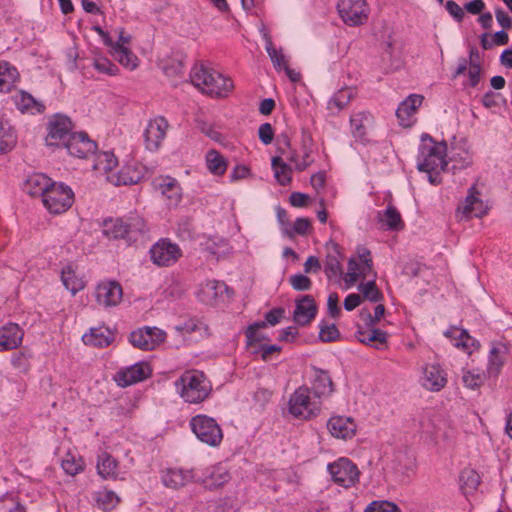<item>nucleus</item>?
Here are the masks:
<instances>
[{
    "label": "nucleus",
    "instance_id": "obj_2",
    "mask_svg": "<svg viewBox=\"0 0 512 512\" xmlns=\"http://www.w3.org/2000/svg\"><path fill=\"white\" fill-rule=\"evenodd\" d=\"M190 79L201 92L215 97L227 96L234 87L231 79L203 65H195L192 68Z\"/></svg>",
    "mask_w": 512,
    "mask_h": 512
},
{
    "label": "nucleus",
    "instance_id": "obj_14",
    "mask_svg": "<svg viewBox=\"0 0 512 512\" xmlns=\"http://www.w3.org/2000/svg\"><path fill=\"white\" fill-rule=\"evenodd\" d=\"M150 365L146 362H139L130 367L119 370L114 380L120 387H127L135 383L144 381L151 375Z\"/></svg>",
    "mask_w": 512,
    "mask_h": 512
},
{
    "label": "nucleus",
    "instance_id": "obj_12",
    "mask_svg": "<svg viewBox=\"0 0 512 512\" xmlns=\"http://www.w3.org/2000/svg\"><path fill=\"white\" fill-rule=\"evenodd\" d=\"M151 259L158 266H170L181 256L179 246L167 239L158 241L150 249Z\"/></svg>",
    "mask_w": 512,
    "mask_h": 512
},
{
    "label": "nucleus",
    "instance_id": "obj_49",
    "mask_svg": "<svg viewBox=\"0 0 512 512\" xmlns=\"http://www.w3.org/2000/svg\"><path fill=\"white\" fill-rule=\"evenodd\" d=\"M485 373L479 370L464 371L462 380L464 385L470 389H476L483 385L485 381Z\"/></svg>",
    "mask_w": 512,
    "mask_h": 512
},
{
    "label": "nucleus",
    "instance_id": "obj_51",
    "mask_svg": "<svg viewBox=\"0 0 512 512\" xmlns=\"http://www.w3.org/2000/svg\"><path fill=\"white\" fill-rule=\"evenodd\" d=\"M303 144V158L300 162H296V170L298 171H304L310 164L313 162L311 159V153H312V138L308 134L303 135L302 139Z\"/></svg>",
    "mask_w": 512,
    "mask_h": 512
},
{
    "label": "nucleus",
    "instance_id": "obj_29",
    "mask_svg": "<svg viewBox=\"0 0 512 512\" xmlns=\"http://www.w3.org/2000/svg\"><path fill=\"white\" fill-rule=\"evenodd\" d=\"M328 248L325 259V273L329 279L338 277L342 274L341 261L344 256L341 253L340 246L332 243Z\"/></svg>",
    "mask_w": 512,
    "mask_h": 512
},
{
    "label": "nucleus",
    "instance_id": "obj_45",
    "mask_svg": "<svg viewBox=\"0 0 512 512\" xmlns=\"http://www.w3.org/2000/svg\"><path fill=\"white\" fill-rule=\"evenodd\" d=\"M506 347L502 344L493 346L490 350L488 371L489 373L498 374L504 364V354Z\"/></svg>",
    "mask_w": 512,
    "mask_h": 512
},
{
    "label": "nucleus",
    "instance_id": "obj_25",
    "mask_svg": "<svg viewBox=\"0 0 512 512\" xmlns=\"http://www.w3.org/2000/svg\"><path fill=\"white\" fill-rule=\"evenodd\" d=\"M313 370L314 379L310 390L313 395L321 401V398L328 397L332 394L334 391V384L327 371L315 367Z\"/></svg>",
    "mask_w": 512,
    "mask_h": 512
},
{
    "label": "nucleus",
    "instance_id": "obj_56",
    "mask_svg": "<svg viewBox=\"0 0 512 512\" xmlns=\"http://www.w3.org/2000/svg\"><path fill=\"white\" fill-rule=\"evenodd\" d=\"M289 283L296 291H307L312 286L311 280L303 274H294L289 277Z\"/></svg>",
    "mask_w": 512,
    "mask_h": 512
},
{
    "label": "nucleus",
    "instance_id": "obj_15",
    "mask_svg": "<svg viewBox=\"0 0 512 512\" xmlns=\"http://www.w3.org/2000/svg\"><path fill=\"white\" fill-rule=\"evenodd\" d=\"M122 296V287L117 281L101 282L95 290L97 303L106 308L117 306L121 302Z\"/></svg>",
    "mask_w": 512,
    "mask_h": 512
},
{
    "label": "nucleus",
    "instance_id": "obj_55",
    "mask_svg": "<svg viewBox=\"0 0 512 512\" xmlns=\"http://www.w3.org/2000/svg\"><path fill=\"white\" fill-rule=\"evenodd\" d=\"M93 66L98 72L111 76L117 75L119 72L118 67L105 57L94 59Z\"/></svg>",
    "mask_w": 512,
    "mask_h": 512
},
{
    "label": "nucleus",
    "instance_id": "obj_47",
    "mask_svg": "<svg viewBox=\"0 0 512 512\" xmlns=\"http://www.w3.org/2000/svg\"><path fill=\"white\" fill-rule=\"evenodd\" d=\"M274 176L280 185H287L291 181V168L280 157L272 159Z\"/></svg>",
    "mask_w": 512,
    "mask_h": 512
},
{
    "label": "nucleus",
    "instance_id": "obj_37",
    "mask_svg": "<svg viewBox=\"0 0 512 512\" xmlns=\"http://www.w3.org/2000/svg\"><path fill=\"white\" fill-rule=\"evenodd\" d=\"M380 222L384 223L390 230H401L404 228V222L400 213L393 205H388L386 210L379 214Z\"/></svg>",
    "mask_w": 512,
    "mask_h": 512
},
{
    "label": "nucleus",
    "instance_id": "obj_50",
    "mask_svg": "<svg viewBox=\"0 0 512 512\" xmlns=\"http://www.w3.org/2000/svg\"><path fill=\"white\" fill-rule=\"evenodd\" d=\"M358 288L364 299L375 303L382 299V293L377 288L374 279L369 280L367 283H361Z\"/></svg>",
    "mask_w": 512,
    "mask_h": 512
},
{
    "label": "nucleus",
    "instance_id": "obj_22",
    "mask_svg": "<svg viewBox=\"0 0 512 512\" xmlns=\"http://www.w3.org/2000/svg\"><path fill=\"white\" fill-rule=\"evenodd\" d=\"M479 192L475 186L469 189V193L466 196L464 202L458 207V211H461L464 217L467 219L471 217H482L487 213V207L483 201L477 196Z\"/></svg>",
    "mask_w": 512,
    "mask_h": 512
},
{
    "label": "nucleus",
    "instance_id": "obj_42",
    "mask_svg": "<svg viewBox=\"0 0 512 512\" xmlns=\"http://www.w3.org/2000/svg\"><path fill=\"white\" fill-rule=\"evenodd\" d=\"M265 38V49L276 69H286L288 67V62L286 60L285 55L282 52V49H276L272 43L271 37L267 34L264 35Z\"/></svg>",
    "mask_w": 512,
    "mask_h": 512
},
{
    "label": "nucleus",
    "instance_id": "obj_6",
    "mask_svg": "<svg viewBox=\"0 0 512 512\" xmlns=\"http://www.w3.org/2000/svg\"><path fill=\"white\" fill-rule=\"evenodd\" d=\"M189 425L197 439L208 446H219L223 440L222 429L212 417L196 415L191 418Z\"/></svg>",
    "mask_w": 512,
    "mask_h": 512
},
{
    "label": "nucleus",
    "instance_id": "obj_35",
    "mask_svg": "<svg viewBox=\"0 0 512 512\" xmlns=\"http://www.w3.org/2000/svg\"><path fill=\"white\" fill-rule=\"evenodd\" d=\"M206 167L208 171L215 176L225 174L228 163L227 160L217 150L211 149L206 153Z\"/></svg>",
    "mask_w": 512,
    "mask_h": 512
},
{
    "label": "nucleus",
    "instance_id": "obj_31",
    "mask_svg": "<svg viewBox=\"0 0 512 512\" xmlns=\"http://www.w3.org/2000/svg\"><path fill=\"white\" fill-rule=\"evenodd\" d=\"M118 462L109 453L102 452L98 455L97 472L103 479L115 480L118 475Z\"/></svg>",
    "mask_w": 512,
    "mask_h": 512
},
{
    "label": "nucleus",
    "instance_id": "obj_24",
    "mask_svg": "<svg viewBox=\"0 0 512 512\" xmlns=\"http://www.w3.org/2000/svg\"><path fill=\"white\" fill-rule=\"evenodd\" d=\"M24 332L16 323H8L0 328V351L17 348L23 340Z\"/></svg>",
    "mask_w": 512,
    "mask_h": 512
},
{
    "label": "nucleus",
    "instance_id": "obj_32",
    "mask_svg": "<svg viewBox=\"0 0 512 512\" xmlns=\"http://www.w3.org/2000/svg\"><path fill=\"white\" fill-rule=\"evenodd\" d=\"M444 334L446 337L451 338L454 341V345L457 348H462L468 353H471L470 349L472 347L479 346V343L464 329L453 327L448 329Z\"/></svg>",
    "mask_w": 512,
    "mask_h": 512
},
{
    "label": "nucleus",
    "instance_id": "obj_19",
    "mask_svg": "<svg viewBox=\"0 0 512 512\" xmlns=\"http://www.w3.org/2000/svg\"><path fill=\"white\" fill-rule=\"evenodd\" d=\"M317 306L312 296L304 295L295 302L293 321L300 326L308 325L316 316Z\"/></svg>",
    "mask_w": 512,
    "mask_h": 512
},
{
    "label": "nucleus",
    "instance_id": "obj_53",
    "mask_svg": "<svg viewBox=\"0 0 512 512\" xmlns=\"http://www.w3.org/2000/svg\"><path fill=\"white\" fill-rule=\"evenodd\" d=\"M351 99V91L348 89L339 90L328 102V109H343Z\"/></svg>",
    "mask_w": 512,
    "mask_h": 512
},
{
    "label": "nucleus",
    "instance_id": "obj_8",
    "mask_svg": "<svg viewBox=\"0 0 512 512\" xmlns=\"http://www.w3.org/2000/svg\"><path fill=\"white\" fill-rule=\"evenodd\" d=\"M337 9L343 22L352 27L364 24L370 13L365 0H340Z\"/></svg>",
    "mask_w": 512,
    "mask_h": 512
},
{
    "label": "nucleus",
    "instance_id": "obj_11",
    "mask_svg": "<svg viewBox=\"0 0 512 512\" xmlns=\"http://www.w3.org/2000/svg\"><path fill=\"white\" fill-rule=\"evenodd\" d=\"M72 128L70 118L61 114L54 115L48 123L46 144L49 146H65L68 138L72 135Z\"/></svg>",
    "mask_w": 512,
    "mask_h": 512
},
{
    "label": "nucleus",
    "instance_id": "obj_27",
    "mask_svg": "<svg viewBox=\"0 0 512 512\" xmlns=\"http://www.w3.org/2000/svg\"><path fill=\"white\" fill-rule=\"evenodd\" d=\"M54 182L42 173H34L30 175L24 183V191L31 196H41L48 192Z\"/></svg>",
    "mask_w": 512,
    "mask_h": 512
},
{
    "label": "nucleus",
    "instance_id": "obj_44",
    "mask_svg": "<svg viewBox=\"0 0 512 512\" xmlns=\"http://www.w3.org/2000/svg\"><path fill=\"white\" fill-rule=\"evenodd\" d=\"M112 55L121 65L129 68L130 70H133L138 66V58L129 48L122 49L120 45H116V48L112 50Z\"/></svg>",
    "mask_w": 512,
    "mask_h": 512
},
{
    "label": "nucleus",
    "instance_id": "obj_9",
    "mask_svg": "<svg viewBox=\"0 0 512 512\" xmlns=\"http://www.w3.org/2000/svg\"><path fill=\"white\" fill-rule=\"evenodd\" d=\"M328 471L335 483L345 488L353 486L359 480L357 466L348 458H340L328 465Z\"/></svg>",
    "mask_w": 512,
    "mask_h": 512
},
{
    "label": "nucleus",
    "instance_id": "obj_60",
    "mask_svg": "<svg viewBox=\"0 0 512 512\" xmlns=\"http://www.w3.org/2000/svg\"><path fill=\"white\" fill-rule=\"evenodd\" d=\"M11 362L21 372H27L30 368L29 357L21 351L12 356Z\"/></svg>",
    "mask_w": 512,
    "mask_h": 512
},
{
    "label": "nucleus",
    "instance_id": "obj_23",
    "mask_svg": "<svg viewBox=\"0 0 512 512\" xmlns=\"http://www.w3.org/2000/svg\"><path fill=\"white\" fill-rule=\"evenodd\" d=\"M191 481L197 482V475L193 470L169 468L162 475L163 484L171 489H179Z\"/></svg>",
    "mask_w": 512,
    "mask_h": 512
},
{
    "label": "nucleus",
    "instance_id": "obj_48",
    "mask_svg": "<svg viewBox=\"0 0 512 512\" xmlns=\"http://www.w3.org/2000/svg\"><path fill=\"white\" fill-rule=\"evenodd\" d=\"M266 327V322H256L251 324L246 330L247 345L254 346L268 340V337L260 330Z\"/></svg>",
    "mask_w": 512,
    "mask_h": 512
},
{
    "label": "nucleus",
    "instance_id": "obj_4",
    "mask_svg": "<svg viewBox=\"0 0 512 512\" xmlns=\"http://www.w3.org/2000/svg\"><path fill=\"white\" fill-rule=\"evenodd\" d=\"M103 232L109 239H125L131 243L146 232V222L138 215L126 219H110L104 222Z\"/></svg>",
    "mask_w": 512,
    "mask_h": 512
},
{
    "label": "nucleus",
    "instance_id": "obj_13",
    "mask_svg": "<svg viewBox=\"0 0 512 512\" xmlns=\"http://www.w3.org/2000/svg\"><path fill=\"white\" fill-rule=\"evenodd\" d=\"M228 293L229 288L224 282L208 280L200 285L197 298L203 304L213 306L228 297Z\"/></svg>",
    "mask_w": 512,
    "mask_h": 512
},
{
    "label": "nucleus",
    "instance_id": "obj_40",
    "mask_svg": "<svg viewBox=\"0 0 512 512\" xmlns=\"http://www.w3.org/2000/svg\"><path fill=\"white\" fill-rule=\"evenodd\" d=\"M17 78V71L7 62L0 63V92H10Z\"/></svg>",
    "mask_w": 512,
    "mask_h": 512
},
{
    "label": "nucleus",
    "instance_id": "obj_64",
    "mask_svg": "<svg viewBox=\"0 0 512 512\" xmlns=\"http://www.w3.org/2000/svg\"><path fill=\"white\" fill-rule=\"evenodd\" d=\"M284 312H285L284 309L281 307L274 308L265 314L264 322H266V324L268 323V324L274 326L280 322V320L284 316Z\"/></svg>",
    "mask_w": 512,
    "mask_h": 512
},
{
    "label": "nucleus",
    "instance_id": "obj_1",
    "mask_svg": "<svg viewBox=\"0 0 512 512\" xmlns=\"http://www.w3.org/2000/svg\"><path fill=\"white\" fill-rule=\"evenodd\" d=\"M447 146L444 142H435L429 135L422 136L419 151L418 170L428 173V180L433 185L441 183L439 173L447 168Z\"/></svg>",
    "mask_w": 512,
    "mask_h": 512
},
{
    "label": "nucleus",
    "instance_id": "obj_63",
    "mask_svg": "<svg viewBox=\"0 0 512 512\" xmlns=\"http://www.w3.org/2000/svg\"><path fill=\"white\" fill-rule=\"evenodd\" d=\"M338 303H339L338 295L336 293H331L328 296L327 307H328L329 315L333 318H337L341 313V309H340Z\"/></svg>",
    "mask_w": 512,
    "mask_h": 512
},
{
    "label": "nucleus",
    "instance_id": "obj_30",
    "mask_svg": "<svg viewBox=\"0 0 512 512\" xmlns=\"http://www.w3.org/2000/svg\"><path fill=\"white\" fill-rule=\"evenodd\" d=\"M82 340L85 345L102 348L113 342L114 334L107 327L92 328L83 335Z\"/></svg>",
    "mask_w": 512,
    "mask_h": 512
},
{
    "label": "nucleus",
    "instance_id": "obj_38",
    "mask_svg": "<svg viewBox=\"0 0 512 512\" xmlns=\"http://www.w3.org/2000/svg\"><path fill=\"white\" fill-rule=\"evenodd\" d=\"M357 339L366 345H373L376 348H379V345H383L386 343L387 334L386 332L380 329H371L369 331H358Z\"/></svg>",
    "mask_w": 512,
    "mask_h": 512
},
{
    "label": "nucleus",
    "instance_id": "obj_46",
    "mask_svg": "<svg viewBox=\"0 0 512 512\" xmlns=\"http://www.w3.org/2000/svg\"><path fill=\"white\" fill-rule=\"evenodd\" d=\"M461 488L465 493L475 491L481 483L479 474L474 469L466 468L460 474Z\"/></svg>",
    "mask_w": 512,
    "mask_h": 512
},
{
    "label": "nucleus",
    "instance_id": "obj_28",
    "mask_svg": "<svg viewBox=\"0 0 512 512\" xmlns=\"http://www.w3.org/2000/svg\"><path fill=\"white\" fill-rule=\"evenodd\" d=\"M154 186L171 201L178 203L182 197V189L179 182L169 176H160L154 180Z\"/></svg>",
    "mask_w": 512,
    "mask_h": 512
},
{
    "label": "nucleus",
    "instance_id": "obj_36",
    "mask_svg": "<svg viewBox=\"0 0 512 512\" xmlns=\"http://www.w3.org/2000/svg\"><path fill=\"white\" fill-rule=\"evenodd\" d=\"M61 279L63 285L73 295L82 290L85 287V283L82 278L78 277L71 266H67L62 270Z\"/></svg>",
    "mask_w": 512,
    "mask_h": 512
},
{
    "label": "nucleus",
    "instance_id": "obj_10",
    "mask_svg": "<svg viewBox=\"0 0 512 512\" xmlns=\"http://www.w3.org/2000/svg\"><path fill=\"white\" fill-rule=\"evenodd\" d=\"M166 339V333L157 328L145 326L134 330L129 335V342L141 350H153Z\"/></svg>",
    "mask_w": 512,
    "mask_h": 512
},
{
    "label": "nucleus",
    "instance_id": "obj_59",
    "mask_svg": "<svg viewBox=\"0 0 512 512\" xmlns=\"http://www.w3.org/2000/svg\"><path fill=\"white\" fill-rule=\"evenodd\" d=\"M415 112L410 108L405 101L401 102L396 110V116L403 126L410 125V118Z\"/></svg>",
    "mask_w": 512,
    "mask_h": 512
},
{
    "label": "nucleus",
    "instance_id": "obj_33",
    "mask_svg": "<svg viewBox=\"0 0 512 512\" xmlns=\"http://www.w3.org/2000/svg\"><path fill=\"white\" fill-rule=\"evenodd\" d=\"M372 261L364 262L360 264L354 259L350 258L348 261V272L345 277V281L348 285H353L357 282L359 277L366 278L372 273Z\"/></svg>",
    "mask_w": 512,
    "mask_h": 512
},
{
    "label": "nucleus",
    "instance_id": "obj_16",
    "mask_svg": "<svg viewBox=\"0 0 512 512\" xmlns=\"http://www.w3.org/2000/svg\"><path fill=\"white\" fill-rule=\"evenodd\" d=\"M168 127V121L162 116L149 121L144 133L145 144L148 150L156 151L159 149L166 137Z\"/></svg>",
    "mask_w": 512,
    "mask_h": 512
},
{
    "label": "nucleus",
    "instance_id": "obj_43",
    "mask_svg": "<svg viewBox=\"0 0 512 512\" xmlns=\"http://www.w3.org/2000/svg\"><path fill=\"white\" fill-rule=\"evenodd\" d=\"M16 105L21 111L43 112L44 105L38 102L32 95L26 92H20L16 98Z\"/></svg>",
    "mask_w": 512,
    "mask_h": 512
},
{
    "label": "nucleus",
    "instance_id": "obj_61",
    "mask_svg": "<svg viewBox=\"0 0 512 512\" xmlns=\"http://www.w3.org/2000/svg\"><path fill=\"white\" fill-rule=\"evenodd\" d=\"M258 136L263 144H271L274 139V130L272 125L270 123L261 124L258 129Z\"/></svg>",
    "mask_w": 512,
    "mask_h": 512
},
{
    "label": "nucleus",
    "instance_id": "obj_20",
    "mask_svg": "<svg viewBox=\"0 0 512 512\" xmlns=\"http://www.w3.org/2000/svg\"><path fill=\"white\" fill-rule=\"evenodd\" d=\"M231 479L228 469L221 465H215L210 467L206 475L200 477L197 475V482H201L205 488L209 490H215L228 483Z\"/></svg>",
    "mask_w": 512,
    "mask_h": 512
},
{
    "label": "nucleus",
    "instance_id": "obj_26",
    "mask_svg": "<svg viewBox=\"0 0 512 512\" xmlns=\"http://www.w3.org/2000/svg\"><path fill=\"white\" fill-rule=\"evenodd\" d=\"M373 116L366 111L354 113L350 118L352 135L358 141H366L367 131L373 125Z\"/></svg>",
    "mask_w": 512,
    "mask_h": 512
},
{
    "label": "nucleus",
    "instance_id": "obj_17",
    "mask_svg": "<svg viewBox=\"0 0 512 512\" xmlns=\"http://www.w3.org/2000/svg\"><path fill=\"white\" fill-rule=\"evenodd\" d=\"M65 147L70 155L78 158H87L95 153L97 145L89 139L86 133L80 132L73 133L65 143Z\"/></svg>",
    "mask_w": 512,
    "mask_h": 512
},
{
    "label": "nucleus",
    "instance_id": "obj_21",
    "mask_svg": "<svg viewBox=\"0 0 512 512\" xmlns=\"http://www.w3.org/2000/svg\"><path fill=\"white\" fill-rule=\"evenodd\" d=\"M327 428L333 437L339 439H350L356 433V424L351 417L333 416L328 420Z\"/></svg>",
    "mask_w": 512,
    "mask_h": 512
},
{
    "label": "nucleus",
    "instance_id": "obj_41",
    "mask_svg": "<svg viewBox=\"0 0 512 512\" xmlns=\"http://www.w3.org/2000/svg\"><path fill=\"white\" fill-rule=\"evenodd\" d=\"M95 501L98 508L108 512L117 506L120 498L111 490H103L95 493Z\"/></svg>",
    "mask_w": 512,
    "mask_h": 512
},
{
    "label": "nucleus",
    "instance_id": "obj_54",
    "mask_svg": "<svg viewBox=\"0 0 512 512\" xmlns=\"http://www.w3.org/2000/svg\"><path fill=\"white\" fill-rule=\"evenodd\" d=\"M117 165V159L111 152H103L97 157V162L94 169L103 170L105 172L111 171Z\"/></svg>",
    "mask_w": 512,
    "mask_h": 512
},
{
    "label": "nucleus",
    "instance_id": "obj_34",
    "mask_svg": "<svg viewBox=\"0 0 512 512\" xmlns=\"http://www.w3.org/2000/svg\"><path fill=\"white\" fill-rule=\"evenodd\" d=\"M17 137L8 121L0 118V154L11 151L16 145Z\"/></svg>",
    "mask_w": 512,
    "mask_h": 512
},
{
    "label": "nucleus",
    "instance_id": "obj_18",
    "mask_svg": "<svg viewBox=\"0 0 512 512\" xmlns=\"http://www.w3.org/2000/svg\"><path fill=\"white\" fill-rule=\"evenodd\" d=\"M447 375L438 364H428L423 369L421 377L422 386L432 392H438L445 387Z\"/></svg>",
    "mask_w": 512,
    "mask_h": 512
},
{
    "label": "nucleus",
    "instance_id": "obj_39",
    "mask_svg": "<svg viewBox=\"0 0 512 512\" xmlns=\"http://www.w3.org/2000/svg\"><path fill=\"white\" fill-rule=\"evenodd\" d=\"M143 177L142 172L136 167H123L113 180L115 185H132L138 183Z\"/></svg>",
    "mask_w": 512,
    "mask_h": 512
},
{
    "label": "nucleus",
    "instance_id": "obj_7",
    "mask_svg": "<svg viewBox=\"0 0 512 512\" xmlns=\"http://www.w3.org/2000/svg\"><path fill=\"white\" fill-rule=\"evenodd\" d=\"M45 208L52 214H61L66 212L74 202V193L72 189L62 183H56L51 186L42 200Z\"/></svg>",
    "mask_w": 512,
    "mask_h": 512
},
{
    "label": "nucleus",
    "instance_id": "obj_62",
    "mask_svg": "<svg viewBox=\"0 0 512 512\" xmlns=\"http://www.w3.org/2000/svg\"><path fill=\"white\" fill-rule=\"evenodd\" d=\"M445 8L457 22L460 23L463 21L465 16L464 10L455 1H447L445 4Z\"/></svg>",
    "mask_w": 512,
    "mask_h": 512
},
{
    "label": "nucleus",
    "instance_id": "obj_58",
    "mask_svg": "<svg viewBox=\"0 0 512 512\" xmlns=\"http://www.w3.org/2000/svg\"><path fill=\"white\" fill-rule=\"evenodd\" d=\"M365 512H400V510L392 502L374 501L365 509Z\"/></svg>",
    "mask_w": 512,
    "mask_h": 512
},
{
    "label": "nucleus",
    "instance_id": "obj_3",
    "mask_svg": "<svg viewBox=\"0 0 512 512\" xmlns=\"http://www.w3.org/2000/svg\"><path fill=\"white\" fill-rule=\"evenodd\" d=\"M179 394L187 403L198 404L208 398L211 392L210 382L203 372L190 370L184 372L175 382Z\"/></svg>",
    "mask_w": 512,
    "mask_h": 512
},
{
    "label": "nucleus",
    "instance_id": "obj_52",
    "mask_svg": "<svg viewBox=\"0 0 512 512\" xmlns=\"http://www.w3.org/2000/svg\"><path fill=\"white\" fill-rule=\"evenodd\" d=\"M62 468L66 474L74 476L83 470L84 462L81 458L67 454L62 460Z\"/></svg>",
    "mask_w": 512,
    "mask_h": 512
},
{
    "label": "nucleus",
    "instance_id": "obj_57",
    "mask_svg": "<svg viewBox=\"0 0 512 512\" xmlns=\"http://www.w3.org/2000/svg\"><path fill=\"white\" fill-rule=\"evenodd\" d=\"M340 337V333L335 324L321 326L319 338L322 342H333Z\"/></svg>",
    "mask_w": 512,
    "mask_h": 512
},
{
    "label": "nucleus",
    "instance_id": "obj_5",
    "mask_svg": "<svg viewBox=\"0 0 512 512\" xmlns=\"http://www.w3.org/2000/svg\"><path fill=\"white\" fill-rule=\"evenodd\" d=\"M321 410V401L307 386L298 387L289 399V412L296 418L309 419Z\"/></svg>",
    "mask_w": 512,
    "mask_h": 512
}]
</instances>
